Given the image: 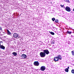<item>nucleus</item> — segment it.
<instances>
[{"instance_id": "2eb2a0df", "label": "nucleus", "mask_w": 74, "mask_h": 74, "mask_svg": "<svg viewBox=\"0 0 74 74\" xmlns=\"http://www.w3.org/2000/svg\"><path fill=\"white\" fill-rule=\"evenodd\" d=\"M72 55L74 56V51H71Z\"/></svg>"}, {"instance_id": "4be33fe9", "label": "nucleus", "mask_w": 74, "mask_h": 74, "mask_svg": "<svg viewBox=\"0 0 74 74\" xmlns=\"http://www.w3.org/2000/svg\"><path fill=\"white\" fill-rule=\"evenodd\" d=\"M0 30H2V28L1 27H0Z\"/></svg>"}, {"instance_id": "39448f33", "label": "nucleus", "mask_w": 74, "mask_h": 74, "mask_svg": "<svg viewBox=\"0 0 74 74\" xmlns=\"http://www.w3.org/2000/svg\"><path fill=\"white\" fill-rule=\"evenodd\" d=\"M40 69L41 71H44L45 70V66H42L40 67Z\"/></svg>"}, {"instance_id": "b1692460", "label": "nucleus", "mask_w": 74, "mask_h": 74, "mask_svg": "<svg viewBox=\"0 0 74 74\" xmlns=\"http://www.w3.org/2000/svg\"><path fill=\"white\" fill-rule=\"evenodd\" d=\"M73 11H74V9H73Z\"/></svg>"}, {"instance_id": "ddd939ff", "label": "nucleus", "mask_w": 74, "mask_h": 74, "mask_svg": "<svg viewBox=\"0 0 74 74\" xmlns=\"http://www.w3.org/2000/svg\"><path fill=\"white\" fill-rule=\"evenodd\" d=\"M7 32L9 34H11V32H10L9 30H8V29L7 30Z\"/></svg>"}, {"instance_id": "7ed1b4c3", "label": "nucleus", "mask_w": 74, "mask_h": 74, "mask_svg": "<svg viewBox=\"0 0 74 74\" xmlns=\"http://www.w3.org/2000/svg\"><path fill=\"white\" fill-rule=\"evenodd\" d=\"M43 52L45 54L46 53V55H48V54L49 53V52L48 49L44 50Z\"/></svg>"}, {"instance_id": "0eeeda50", "label": "nucleus", "mask_w": 74, "mask_h": 74, "mask_svg": "<svg viewBox=\"0 0 74 74\" xmlns=\"http://www.w3.org/2000/svg\"><path fill=\"white\" fill-rule=\"evenodd\" d=\"M18 36H19V35L16 33H14L13 34V37L15 38L18 37Z\"/></svg>"}, {"instance_id": "9b49d317", "label": "nucleus", "mask_w": 74, "mask_h": 74, "mask_svg": "<svg viewBox=\"0 0 74 74\" xmlns=\"http://www.w3.org/2000/svg\"><path fill=\"white\" fill-rule=\"evenodd\" d=\"M58 57L59 59H59H60V60H61L62 59V57H61V56L58 55Z\"/></svg>"}, {"instance_id": "6e6552de", "label": "nucleus", "mask_w": 74, "mask_h": 74, "mask_svg": "<svg viewBox=\"0 0 74 74\" xmlns=\"http://www.w3.org/2000/svg\"><path fill=\"white\" fill-rule=\"evenodd\" d=\"M21 58L23 59H25L26 58V55L25 54H22L21 55Z\"/></svg>"}, {"instance_id": "f03ea898", "label": "nucleus", "mask_w": 74, "mask_h": 74, "mask_svg": "<svg viewBox=\"0 0 74 74\" xmlns=\"http://www.w3.org/2000/svg\"><path fill=\"white\" fill-rule=\"evenodd\" d=\"M34 64L36 66H38L40 65V63L38 61H35L34 63Z\"/></svg>"}, {"instance_id": "f257e3e1", "label": "nucleus", "mask_w": 74, "mask_h": 74, "mask_svg": "<svg viewBox=\"0 0 74 74\" xmlns=\"http://www.w3.org/2000/svg\"><path fill=\"white\" fill-rule=\"evenodd\" d=\"M40 55L41 58H44L46 55L45 53L44 52H41L40 53Z\"/></svg>"}, {"instance_id": "aec40b11", "label": "nucleus", "mask_w": 74, "mask_h": 74, "mask_svg": "<svg viewBox=\"0 0 74 74\" xmlns=\"http://www.w3.org/2000/svg\"><path fill=\"white\" fill-rule=\"evenodd\" d=\"M60 6L61 7L63 8L64 7V5H60Z\"/></svg>"}, {"instance_id": "6ab92c4d", "label": "nucleus", "mask_w": 74, "mask_h": 74, "mask_svg": "<svg viewBox=\"0 0 74 74\" xmlns=\"http://www.w3.org/2000/svg\"><path fill=\"white\" fill-rule=\"evenodd\" d=\"M67 33H68V34H71V32H67Z\"/></svg>"}, {"instance_id": "1a4fd4ad", "label": "nucleus", "mask_w": 74, "mask_h": 74, "mask_svg": "<svg viewBox=\"0 0 74 74\" xmlns=\"http://www.w3.org/2000/svg\"><path fill=\"white\" fill-rule=\"evenodd\" d=\"M12 54L14 55L15 56H16L17 55V53L15 52H13L12 53Z\"/></svg>"}, {"instance_id": "dca6fc26", "label": "nucleus", "mask_w": 74, "mask_h": 74, "mask_svg": "<svg viewBox=\"0 0 74 74\" xmlns=\"http://www.w3.org/2000/svg\"><path fill=\"white\" fill-rule=\"evenodd\" d=\"M71 72H72V73H73V74H74V69L72 70V71H71Z\"/></svg>"}, {"instance_id": "4468645a", "label": "nucleus", "mask_w": 74, "mask_h": 74, "mask_svg": "<svg viewBox=\"0 0 74 74\" xmlns=\"http://www.w3.org/2000/svg\"><path fill=\"white\" fill-rule=\"evenodd\" d=\"M50 34H52V35H54L55 34L54 33L52 32H51Z\"/></svg>"}, {"instance_id": "20e7f679", "label": "nucleus", "mask_w": 74, "mask_h": 74, "mask_svg": "<svg viewBox=\"0 0 74 74\" xmlns=\"http://www.w3.org/2000/svg\"><path fill=\"white\" fill-rule=\"evenodd\" d=\"M65 10L66 11H68V12H70L71 11V9L68 6H66L65 8Z\"/></svg>"}, {"instance_id": "f3484780", "label": "nucleus", "mask_w": 74, "mask_h": 74, "mask_svg": "<svg viewBox=\"0 0 74 74\" xmlns=\"http://www.w3.org/2000/svg\"><path fill=\"white\" fill-rule=\"evenodd\" d=\"M52 20L53 21H54L55 20V18H52Z\"/></svg>"}, {"instance_id": "9d476101", "label": "nucleus", "mask_w": 74, "mask_h": 74, "mask_svg": "<svg viewBox=\"0 0 74 74\" xmlns=\"http://www.w3.org/2000/svg\"><path fill=\"white\" fill-rule=\"evenodd\" d=\"M0 48L1 49H5V47L3 45H1L0 47Z\"/></svg>"}, {"instance_id": "5701e85b", "label": "nucleus", "mask_w": 74, "mask_h": 74, "mask_svg": "<svg viewBox=\"0 0 74 74\" xmlns=\"http://www.w3.org/2000/svg\"><path fill=\"white\" fill-rule=\"evenodd\" d=\"M67 69H69V67L68 66V68H67Z\"/></svg>"}, {"instance_id": "f8f14e48", "label": "nucleus", "mask_w": 74, "mask_h": 74, "mask_svg": "<svg viewBox=\"0 0 74 74\" xmlns=\"http://www.w3.org/2000/svg\"><path fill=\"white\" fill-rule=\"evenodd\" d=\"M65 71H66V72H68L69 69H68L67 68H66L65 70Z\"/></svg>"}, {"instance_id": "a211bd4d", "label": "nucleus", "mask_w": 74, "mask_h": 74, "mask_svg": "<svg viewBox=\"0 0 74 74\" xmlns=\"http://www.w3.org/2000/svg\"><path fill=\"white\" fill-rule=\"evenodd\" d=\"M55 22H56V23H58V20H56L55 21Z\"/></svg>"}, {"instance_id": "423d86ee", "label": "nucleus", "mask_w": 74, "mask_h": 74, "mask_svg": "<svg viewBox=\"0 0 74 74\" xmlns=\"http://www.w3.org/2000/svg\"><path fill=\"white\" fill-rule=\"evenodd\" d=\"M54 60L55 62H58V61H59V58L58 57H55L54 58Z\"/></svg>"}, {"instance_id": "412c9836", "label": "nucleus", "mask_w": 74, "mask_h": 74, "mask_svg": "<svg viewBox=\"0 0 74 74\" xmlns=\"http://www.w3.org/2000/svg\"><path fill=\"white\" fill-rule=\"evenodd\" d=\"M66 1H67V2H68V3H70V1H69V0H66Z\"/></svg>"}]
</instances>
